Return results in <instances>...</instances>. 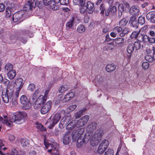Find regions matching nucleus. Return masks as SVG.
<instances>
[{
    "label": "nucleus",
    "instance_id": "f257e3e1",
    "mask_svg": "<svg viewBox=\"0 0 155 155\" xmlns=\"http://www.w3.org/2000/svg\"><path fill=\"white\" fill-rule=\"evenodd\" d=\"M84 131V129L82 128L77 129L73 133L70 131L66 132L63 139V143L65 145L68 144L72 138L74 141L77 140L78 147H80L81 145L86 144L88 142V140L85 137Z\"/></svg>",
    "mask_w": 155,
    "mask_h": 155
},
{
    "label": "nucleus",
    "instance_id": "f03ea898",
    "mask_svg": "<svg viewBox=\"0 0 155 155\" xmlns=\"http://www.w3.org/2000/svg\"><path fill=\"white\" fill-rule=\"evenodd\" d=\"M97 126V124L95 123H92L89 124L87 128V135L85 132V137L87 139L88 141L90 140V144L91 146H94L98 144V143L101 140L103 135V131L99 130L96 131L95 133L93 132Z\"/></svg>",
    "mask_w": 155,
    "mask_h": 155
},
{
    "label": "nucleus",
    "instance_id": "7ed1b4c3",
    "mask_svg": "<svg viewBox=\"0 0 155 155\" xmlns=\"http://www.w3.org/2000/svg\"><path fill=\"white\" fill-rule=\"evenodd\" d=\"M27 116L25 112H19L17 114L12 113L9 116V120H7L6 116H4L3 118L0 116V123L6 124L7 126L11 127L12 123L15 122L18 124V122Z\"/></svg>",
    "mask_w": 155,
    "mask_h": 155
},
{
    "label": "nucleus",
    "instance_id": "20e7f679",
    "mask_svg": "<svg viewBox=\"0 0 155 155\" xmlns=\"http://www.w3.org/2000/svg\"><path fill=\"white\" fill-rule=\"evenodd\" d=\"M14 86L13 85H9L7 87L6 92H2V97L5 103H8L9 100L13 97L14 92Z\"/></svg>",
    "mask_w": 155,
    "mask_h": 155
},
{
    "label": "nucleus",
    "instance_id": "39448f33",
    "mask_svg": "<svg viewBox=\"0 0 155 155\" xmlns=\"http://www.w3.org/2000/svg\"><path fill=\"white\" fill-rule=\"evenodd\" d=\"M3 32V30H2L0 31V34L3 33L2 35L3 38L4 39L8 38V44H14L16 42L17 37L16 35L11 34L9 31H6L4 33Z\"/></svg>",
    "mask_w": 155,
    "mask_h": 155
},
{
    "label": "nucleus",
    "instance_id": "423d86ee",
    "mask_svg": "<svg viewBox=\"0 0 155 155\" xmlns=\"http://www.w3.org/2000/svg\"><path fill=\"white\" fill-rule=\"evenodd\" d=\"M65 111L64 110H62L59 113L55 114L50 122V127H54L59 121L61 117H65Z\"/></svg>",
    "mask_w": 155,
    "mask_h": 155
},
{
    "label": "nucleus",
    "instance_id": "0eeeda50",
    "mask_svg": "<svg viewBox=\"0 0 155 155\" xmlns=\"http://www.w3.org/2000/svg\"><path fill=\"white\" fill-rule=\"evenodd\" d=\"M51 2V9L53 10H57L59 8V6L57 4L60 2V4L63 5H67L68 4V0H51L49 3Z\"/></svg>",
    "mask_w": 155,
    "mask_h": 155
},
{
    "label": "nucleus",
    "instance_id": "6e6552de",
    "mask_svg": "<svg viewBox=\"0 0 155 155\" xmlns=\"http://www.w3.org/2000/svg\"><path fill=\"white\" fill-rule=\"evenodd\" d=\"M20 102L23 105V108L25 110L29 109L31 106L30 101L25 95L21 96Z\"/></svg>",
    "mask_w": 155,
    "mask_h": 155
},
{
    "label": "nucleus",
    "instance_id": "1a4fd4ad",
    "mask_svg": "<svg viewBox=\"0 0 155 155\" xmlns=\"http://www.w3.org/2000/svg\"><path fill=\"white\" fill-rule=\"evenodd\" d=\"M44 143L45 147L48 149V152L51 153V155H58V150L52 144L48 143L45 140H44Z\"/></svg>",
    "mask_w": 155,
    "mask_h": 155
},
{
    "label": "nucleus",
    "instance_id": "9d476101",
    "mask_svg": "<svg viewBox=\"0 0 155 155\" xmlns=\"http://www.w3.org/2000/svg\"><path fill=\"white\" fill-rule=\"evenodd\" d=\"M25 14L23 11H21L15 13L13 15V20L14 22L19 23L24 19L23 15Z\"/></svg>",
    "mask_w": 155,
    "mask_h": 155
},
{
    "label": "nucleus",
    "instance_id": "9b49d317",
    "mask_svg": "<svg viewBox=\"0 0 155 155\" xmlns=\"http://www.w3.org/2000/svg\"><path fill=\"white\" fill-rule=\"evenodd\" d=\"M46 101V99L44 98L43 95H40L36 100L33 101L35 103L34 106V108L36 109H40L42 104L45 103Z\"/></svg>",
    "mask_w": 155,
    "mask_h": 155
},
{
    "label": "nucleus",
    "instance_id": "f8f14e48",
    "mask_svg": "<svg viewBox=\"0 0 155 155\" xmlns=\"http://www.w3.org/2000/svg\"><path fill=\"white\" fill-rule=\"evenodd\" d=\"M89 116L86 115L80 119L78 121L76 122V126L77 127H80L83 126L88 121L89 119Z\"/></svg>",
    "mask_w": 155,
    "mask_h": 155
},
{
    "label": "nucleus",
    "instance_id": "ddd939ff",
    "mask_svg": "<svg viewBox=\"0 0 155 155\" xmlns=\"http://www.w3.org/2000/svg\"><path fill=\"white\" fill-rule=\"evenodd\" d=\"M72 119V117L70 115L63 117L59 124V127L61 128H64L68 124V123Z\"/></svg>",
    "mask_w": 155,
    "mask_h": 155
},
{
    "label": "nucleus",
    "instance_id": "4468645a",
    "mask_svg": "<svg viewBox=\"0 0 155 155\" xmlns=\"http://www.w3.org/2000/svg\"><path fill=\"white\" fill-rule=\"evenodd\" d=\"M36 4L35 0H30L28 1L25 5L24 7V10L29 11L33 8L36 7Z\"/></svg>",
    "mask_w": 155,
    "mask_h": 155
},
{
    "label": "nucleus",
    "instance_id": "2eb2a0df",
    "mask_svg": "<svg viewBox=\"0 0 155 155\" xmlns=\"http://www.w3.org/2000/svg\"><path fill=\"white\" fill-rule=\"evenodd\" d=\"M51 101H49L43 105L41 109V113L42 114H45L50 110L51 107Z\"/></svg>",
    "mask_w": 155,
    "mask_h": 155
},
{
    "label": "nucleus",
    "instance_id": "dca6fc26",
    "mask_svg": "<svg viewBox=\"0 0 155 155\" xmlns=\"http://www.w3.org/2000/svg\"><path fill=\"white\" fill-rule=\"evenodd\" d=\"M76 19L78 20H79V19H78L76 17H72L66 23V29L69 30L70 29L72 28L74 24L76 22Z\"/></svg>",
    "mask_w": 155,
    "mask_h": 155
},
{
    "label": "nucleus",
    "instance_id": "f3484780",
    "mask_svg": "<svg viewBox=\"0 0 155 155\" xmlns=\"http://www.w3.org/2000/svg\"><path fill=\"white\" fill-rule=\"evenodd\" d=\"M109 145L108 142L106 140H103L100 145L98 149V153L102 152L103 150H105L107 148Z\"/></svg>",
    "mask_w": 155,
    "mask_h": 155
},
{
    "label": "nucleus",
    "instance_id": "a211bd4d",
    "mask_svg": "<svg viewBox=\"0 0 155 155\" xmlns=\"http://www.w3.org/2000/svg\"><path fill=\"white\" fill-rule=\"evenodd\" d=\"M37 4L40 8H41L44 4L46 6H49L51 8V5H52L51 2H50L51 0L48 1L47 0H36Z\"/></svg>",
    "mask_w": 155,
    "mask_h": 155
},
{
    "label": "nucleus",
    "instance_id": "6ab92c4d",
    "mask_svg": "<svg viewBox=\"0 0 155 155\" xmlns=\"http://www.w3.org/2000/svg\"><path fill=\"white\" fill-rule=\"evenodd\" d=\"M29 31H27L23 33V35L19 36L18 38L19 42H21L23 44L25 43L27 41L26 37L28 36L30 37H31Z\"/></svg>",
    "mask_w": 155,
    "mask_h": 155
},
{
    "label": "nucleus",
    "instance_id": "aec40b11",
    "mask_svg": "<svg viewBox=\"0 0 155 155\" xmlns=\"http://www.w3.org/2000/svg\"><path fill=\"white\" fill-rule=\"evenodd\" d=\"M86 7L88 10V13L89 14L92 13L95 10L94 3L90 1L87 2Z\"/></svg>",
    "mask_w": 155,
    "mask_h": 155
},
{
    "label": "nucleus",
    "instance_id": "412c9836",
    "mask_svg": "<svg viewBox=\"0 0 155 155\" xmlns=\"http://www.w3.org/2000/svg\"><path fill=\"white\" fill-rule=\"evenodd\" d=\"M146 18L152 23H155V11L150 12L146 15Z\"/></svg>",
    "mask_w": 155,
    "mask_h": 155
},
{
    "label": "nucleus",
    "instance_id": "4be33fe9",
    "mask_svg": "<svg viewBox=\"0 0 155 155\" xmlns=\"http://www.w3.org/2000/svg\"><path fill=\"white\" fill-rule=\"evenodd\" d=\"M117 11V8L116 6H113L110 7L109 8L107 9L105 12V15L106 16H109L110 13L114 14Z\"/></svg>",
    "mask_w": 155,
    "mask_h": 155
},
{
    "label": "nucleus",
    "instance_id": "5701e85b",
    "mask_svg": "<svg viewBox=\"0 0 155 155\" xmlns=\"http://www.w3.org/2000/svg\"><path fill=\"white\" fill-rule=\"evenodd\" d=\"M24 83L23 82V80L22 78H18L15 80V84L16 86L17 89H21Z\"/></svg>",
    "mask_w": 155,
    "mask_h": 155
},
{
    "label": "nucleus",
    "instance_id": "b1692460",
    "mask_svg": "<svg viewBox=\"0 0 155 155\" xmlns=\"http://www.w3.org/2000/svg\"><path fill=\"white\" fill-rule=\"evenodd\" d=\"M130 22L132 26L135 28H137L139 25V23L137 20L136 19L135 16L132 17L130 18Z\"/></svg>",
    "mask_w": 155,
    "mask_h": 155
},
{
    "label": "nucleus",
    "instance_id": "393cba45",
    "mask_svg": "<svg viewBox=\"0 0 155 155\" xmlns=\"http://www.w3.org/2000/svg\"><path fill=\"white\" fill-rule=\"evenodd\" d=\"M116 67V65L113 64H109L107 65L106 69L107 72H110L114 71Z\"/></svg>",
    "mask_w": 155,
    "mask_h": 155
},
{
    "label": "nucleus",
    "instance_id": "a878e982",
    "mask_svg": "<svg viewBox=\"0 0 155 155\" xmlns=\"http://www.w3.org/2000/svg\"><path fill=\"white\" fill-rule=\"evenodd\" d=\"M130 12L132 15L135 16L139 15V10L137 7L133 6L130 8Z\"/></svg>",
    "mask_w": 155,
    "mask_h": 155
},
{
    "label": "nucleus",
    "instance_id": "bb28decb",
    "mask_svg": "<svg viewBox=\"0 0 155 155\" xmlns=\"http://www.w3.org/2000/svg\"><path fill=\"white\" fill-rule=\"evenodd\" d=\"M66 128L67 130H71L73 129L76 126V121L75 120H72L66 126Z\"/></svg>",
    "mask_w": 155,
    "mask_h": 155
},
{
    "label": "nucleus",
    "instance_id": "cd10ccee",
    "mask_svg": "<svg viewBox=\"0 0 155 155\" xmlns=\"http://www.w3.org/2000/svg\"><path fill=\"white\" fill-rule=\"evenodd\" d=\"M86 110V108H83L77 112L75 114V119H78L81 117L84 114Z\"/></svg>",
    "mask_w": 155,
    "mask_h": 155
},
{
    "label": "nucleus",
    "instance_id": "c85d7f7f",
    "mask_svg": "<svg viewBox=\"0 0 155 155\" xmlns=\"http://www.w3.org/2000/svg\"><path fill=\"white\" fill-rule=\"evenodd\" d=\"M20 142L21 145L23 147H29V141L27 139H22L21 140Z\"/></svg>",
    "mask_w": 155,
    "mask_h": 155
},
{
    "label": "nucleus",
    "instance_id": "c756f323",
    "mask_svg": "<svg viewBox=\"0 0 155 155\" xmlns=\"http://www.w3.org/2000/svg\"><path fill=\"white\" fill-rule=\"evenodd\" d=\"M16 75V71L15 70L9 71L7 73V75L8 78L10 79H12L14 78Z\"/></svg>",
    "mask_w": 155,
    "mask_h": 155
},
{
    "label": "nucleus",
    "instance_id": "7c9ffc66",
    "mask_svg": "<svg viewBox=\"0 0 155 155\" xmlns=\"http://www.w3.org/2000/svg\"><path fill=\"white\" fill-rule=\"evenodd\" d=\"M68 87L67 85H63L60 86L58 90L59 93L64 94L68 89Z\"/></svg>",
    "mask_w": 155,
    "mask_h": 155
},
{
    "label": "nucleus",
    "instance_id": "2f4dec72",
    "mask_svg": "<svg viewBox=\"0 0 155 155\" xmlns=\"http://www.w3.org/2000/svg\"><path fill=\"white\" fill-rule=\"evenodd\" d=\"M35 127L39 130L41 131H45L46 130V129L41 124L36 122L35 124Z\"/></svg>",
    "mask_w": 155,
    "mask_h": 155
},
{
    "label": "nucleus",
    "instance_id": "473e14b6",
    "mask_svg": "<svg viewBox=\"0 0 155 155\" xmlns=\"http://www.w3.org/2000/svg\"><path fill=\"white\" fill-rule=\"evenodd\" d=\"M74 96V94L73 92H71L67 94L65 96L64 98L66 101H68Z\"/></svg>",
    "mask_w": 155,
    "mask_h": 155
},
{
    "label": "nucleus",
    "instance_id": "72a5a7b5",
    "mask_svg": "<svg viewBox=\"0 0 155 155\" xmlns=\"http://www.w3.org/2000/svg\"><path fill=\"white\" fill-rule=\"evenodd\" d=\"M73 3L75 5L82 6L84 5V0H73Z\"/></svg>",
    "mask_w": 155,
    "mask_h": 155
},
{
    "label": "nucleus",
    "instance_id": "f704fd0d",
    "mask_svg": "<svg viewBox=\"0 0 155 155\" xmlns=\"http://www.w3.org/2000/svg\"><path fill=\"white\" fill-rule=\"evenodd\" d=\"M13 65L10 63H8L6 64L5 67V71L9 72L12 71Z\"/></svg>",
    "mask_w": 155,
    "mask_h": 155
},
{
    "label": "nucleus",
    "instance_id": "c9c22d12",
    "mask_svg": "<svg viewBox=\"0 0 155 155\" xmlns=\"http://www.w3.org/2000/svg\"><path fill=\"white\" fill-rule=\"evenodd\" d=\"M103 150L102 152H100L101 155H113L114 153L113 150L111 149H108L106 152H104Z\"/></svg>",
    "mask_w": 155,
    "mask_h": 155
},
{
    "label": "nucleus",
    "instance_id": "e433bc0d",
    "mask_svg": "<svg viewBox=\"0 0 155 155\" xmlns=\"http://www.w3.org/2000/svg\"><path fill=\"white\" fill-rule=\"evenodd\" d=\"M134 50V46L133 44H130L127 48V51L128 53H131Z\"/></svg>",
    "mask_w": 155,
    "mask_h": 155
},
{
    "label": "nucleus",
    "instance_id": "4c0bfd02",
    "mask_svg": "<svg viewBox=\"0 0 155 155\" xmlns=\"http://www.w3.org/2000/svg\"><path fill=\"white\" fill-rule=\"evenodd\" d=\"M124 38H117L114 39V42L117 44H120L124 43Z\"/></svg>",
    "mask_w": 155,
    "mask_h": 155
},
{
    "label": "nucleus",
    "instance_id": "58836bf2",
    "mask_svg": "<svg viewBox=\"0 0 155 155\" xmlns=\"http://www.w3.org/2000/svg\"><path fill=\"white\" fill-rule=\"evenodd\" d=\"M85 30V27L82 25H80L78 26L77 28V30L79 33L84 32Z\"/></svg>",
    "mask_w": 155,
    "mask_h": 155
},
{
    "label": "nucleus",
    "instance_id": "ea45409f",
    "mask_svg": "<svg viewBox=\"0 0 155 155\" xmlns=\"http://www.w3.org/2000/svg\"><path fill=\"white\" fill-rule=\"evenodd\" d=\"M122 28L120 26H116L114 27L113 29V31L115 32L117 34H120L122 31Z\"/></svg>",
    "mask_w": 155,
    "mask_h": 155
},
{
    "label": "nucleus",
    "instance_id": "a19ab883",
    "mask_svg": "<svg viewBox=\"0 0 155 155\" xmlns=\"http://www.w3.org/2000/svg\"><path fill=\"white\" fill-rule=\"evenodd\" d=\"M140 30L139 31H134L133 32L132 34L130 35V37L131 38H136L137 40V37L140 33Z\"/></svg>",
    "mask_w": 155,
    "mask_h": 155
},
{
    "label": "nucleus",
    "instance_id": "79ce46f5",
    "mask_svg": "<svg viewBox=\"0 0 155 155\" xmlns=\"http://www.w3.org/2000/svg\"><path fill=\"white\" fill-rule=\"evenodd\" d=\"M127 22L128 21L124 18L120 21L119 25L120 26H125L127 24Z\"/></svg>",
    "mask_w": 155,
    "mask_h": 155
},
{
    "label": "nucleus",
    "instance_id": "37998d69",
    "mask_svg": "<svg viewBox=\"0 0 155 155\" xmlns=\"http://www.w3.org/2000/svg\"><path fill=\"white\" fill-rule=\"evenodd\" d=\"M133 46H134V48H135L136 50H139L141 47V44L140 42L138 41H135L134 44H133Z\"/></svg>",
    "mask_w": 155,
    "mask_h": 155
},
{
    "label": "nucleus",
    "instance_id": "c03bdc74",
    "mask_svg": "<svg viewBox=\"0 0 155 155\" xmlns=\"http://www.w3.org/2000/svg\"><path fill=\"white\" fill-rule=\"evenodd\" d=\"M80 12L81 14H87L88 13V10L86 7L82 5L80 8Z\"/></svg>",
    "mask_w": 155,
    "mask_h": 155
},
{
    "label": "nucleus",
    "instance_id": "a18cd8bd",
    "mask_svg": "<svg viewBox=\"0 0 155 155\" xmlns=\"http://www.w3.org/2000/svg\"><path fill=\"white\" fill-rule=\"evenodd\" d=\"M11 8L9 7H7L6 8L5 14L7 17L8 18L11 15Z\"/></svg>",
    "mask_w": 155,
    "mask_h": 155
},
{
    "label": "nucleus",
    "instance_id": "49530a36",
    "mask_svg": "<svg viewBox=\"0 0 155 155\" xmlns=\"http://www.w3.org/2000/svg\"><path fill=\"white\" fill-rule=\"evenodd\" d=\"M129 29L127 28H125L123 30H122V32L120 34V36L122 37L124 36L125 34L128 33Z\"/></svg>",
    "mask_w": 155,
    "mask_h": 155
},
{
    "label": "nucleus",
    "instance_id": "de8ad7c7",
    "mask_svg": "<svg viewBox=\"0 0 155 155\" xmlns=\"http://www.w3.org/2000/svg\"><path fill=\"white\" fill-rule=\"evenodd\" d=\"M104 78L100 75H97L95 79V81L99 83H101L104 81Z\"/></svg>",
    "mask_w": 155,
    "mask_h": 155
},
{
    "label": "nucleus",
    "instance_id": "09e8293b",
    "mask_svg": "<svg viewBox=\"0 0 155 155\" xmlns=\"http://www.w3.org/2000/svg\"><path fill=\"white\" fill-rule=\"evenodd\" d=\"M138 22L139 24H140L141 25H143L145 22L144 18L142 16H140L138 18Z\"/></svg>",
    "mask_w": 155,
    "mask_h": 155
},
{
    "label": "nucleus",
    "instance_id": "8fccbe9b",
    "mask_svg": "<svg viewBox=\"0 0 155 155\" xmlns=\"http://www.w3.org/2000/svg\"><path fill=\"white\" fill-rule=\"evenodd\" d=\"M35 89V85L33 83L30 84L28 86L27 89L31 92H33Z\"/></svg>",
    "mask_w": 155,
    "mask_h": 155
},
{
    "label": "nucleus",
    "instance_id": "3c124183",
    "mask_svg": "<svg viewBox=\"0 0 155 155\" xmlns=\"http://www.w3.org/2000/svg\"><path fill=\"white\" fill-rule=\"evenodd\" d=\"M146 60L149 62H151L153 61V57L149 55H147L145 57Z\"/></svg>",
    "mask_w": 155,
    "mask_h": 155
},
{
    "label": "nucleus",
    "instance_id": "603ef678",
    "mask_svg": "<svg viewBox=\"0 0 155 155\" xmlns=\"http://www.w3.org/2000/svg\"><path fill=\"white\" fill-rule=\"evenodd\" d=\"M7 137L8 140L11 141H14L15 138V136L12 134H8Z\"/></svg>",
    "mask_w": 155,
    "mask_h": 155
},
{
    "label": "nucleus",
    "instance_id": "864d4df0",
    "mask_svg": "<svg viewBox=\"0 0 155 155\" xmlns=\"http://www.w3.org/2000/svg\"><path fill=\"white\" fill-rule=\"evenodd\" d=\"M18 149L17 148H13L12 150L11 154L13 155H18Z\"/></svg>",
    "mask_w": 155,
    "mask_h": 155
},
{
    "label": "nucleus",
    "instance_id": "5fc2aeb1",
    "mask_svg": "<svg viewBox=\"0 0 155 155\" xmlns=\"http://www.w3.org/2000/svg\"><path fill=\"white\" fill-rule=\"evenodd\" d=\"M3 83L7 87L9 85H13L11 82L10 83V81L8 80L6 78L3 79Z\"/></svg>",
    "mask_w": 155,
    "mask_h": 155
},
{
    "label": "nucleus",
    "instance_id": "6e6d98bb",
    "mask_svg": "<svg viewBox=\"0 0 155 155\" xmlns=\"http://www.w3.org/2000/svg\"><path fill=\"white\" fill-rule=\"evenodd\" d=\"M144 36L145 35H143L141 34H139L137 37V40L143 42Z\"/></svg>",
    "mask_w": 155,
    "mask_h": 155
},
{
    "label": "nucleus",
    "instance_id": "4d7b16f0",
    "mask_svg": "<svg viewBox=\"0 0 155 155\" xmlns=\"http://www.w3.org/2000/svg\"><path fill=\"white\" fill-rule=\"evenodd\" d=\"M39 93V90L38 89L36 90L35 91V92H34L32 99L34 101L37 98L38 94Z\"/></svg>",
    "mask_w": 155,
    "mask_h": 155
},
{
    "label": "nucleus",
    "instance_id": "13d9d810",
    "mask_svg": "<svg viewBox=\"0 0 155 155\" xmlns=\"http://www.w3.org/2000/svg\"><path fill=\"white\" fill-rule=\"evenodd\" d=\"M142 66L144 69L146 70L149 67V64L147 62H144L142 63Z\"/></svg>",
    "mask_w": 155,
    "mask_h": 155
},
{
    "label": "nucleus",
    "instance_id": "bf43d9fd",
    "mask_svg": "<svg viewBox=\"0 0 155 155\" xmlns=\"http://www.w3.org/2000/svg\"><path fill=\"white\" fill-rule=\"evenodd\" d=\"M77 106L76 104H74L69 106L67 109L68 110L69 109L70 110L69 112H71L74 110L76 108Z\"/></svg>",
    "mask_w": 155,
    "mask_h": 155
},
{
    "label": "nucleus",
    "instance_id": "052dcab7",
    "mask_svg": "<svg viewBox=\"0 0 155 155\" xmlns=\"http://www.w3.org/2000/svg\"><path fill=\"white\" fill-rule=\"evenodd\" d=\"M118 9V11L123 12L125 9V8L124 5L123 4H121L119 5Z\"/></svg>",
    "mask_w": 155,
    "mask_h": 155
},
{
    "label": "nucleus",
    "instance_id": "680f3d73",
    "mask_svg": "<svg viewBox=\"0 0 155 155\" xmlns=\"http://www.w3.org/2000/svg\"><path fill=\"white\" fill-rule=\"evenodd\" d=\"M21 89H17V90L15 91V94L13 96V97H14L15 98H17L18 97L19 93Z\"/></svg>",
    "mask_w": 155,
    "mask_h": 155
},
{
    "label": "nucleus",
    "instance_id": "e2e57ef3",
    "mask_svg": "<svg viewBox=\"0 0 155 155\" xmlns=\"http://www.w3.org/2000/svg\"><path fill=\"white\" fill-rule=\"evenodd\" d=\"M5 5L3 3H0V12H3L5 9Z\"/></svg>",
    "mask_w": 155,
    "mask_h": 155
},
{
    "label": "nucleus",
    "instance_id": "0e129e2a",
    "mask_svg": "<svg viewBox=\"0 0 155 155\" xmlns=\"http://www.w3.org/2000/svg\"><path fill=\"white\" fill-rule=\"evenodd\" d=\"M148 42L150 43H155V39L153 38H150L149 37Z\"/></svg>",
    "mask_w": 155,
    "mask_h": 155
},
{
    "label": "nucleus",
    "instance_id": "69168bd1",
    "mask_svg": "<svg viewBox=\"0 0 155 155\" xmlns=\"http://www.w3.org/2000/svg\"><path fill=\"white\" fill-rule=\"evenodd\" d=\"M117 34L114 31H113L111 32L110 34V36L113 38H115L117 37Z\"/></svg>",
    "mask_w": 155,
    "mask_h": 155
},
{
    "label": "nucleus",
    "instance_id": "338daca9",
    "mask_svg": "<svg viewBox=\"0 0 155 155\" xmlns=\"http://www.w3.org/2000/svg\"><path fill=\"white\" fill-rule=\"evenodd\" d=\"M12 104L15 105L17 104L18 103L17 100L16 99H15V98H14L13 97L12 98Z\"/></svg>",
    "mask_w": 155,
    "mask_h": 155
},
{
    "label": "nucleus",
    "instance_id": "774afa93",
    "mask_svg": "<svg viewBox=\"0 0 155 155\" xmlns=\"http://www.w3.org/2000/svg\"><path fill=\"white\" fill-rule=\"evenodd\" d=\"M29 155H36L37 152L35 150H32L29 152Z\"/></svg>",
    "mask_w": 155,
    "mask_h": 155
}]
</instances>
